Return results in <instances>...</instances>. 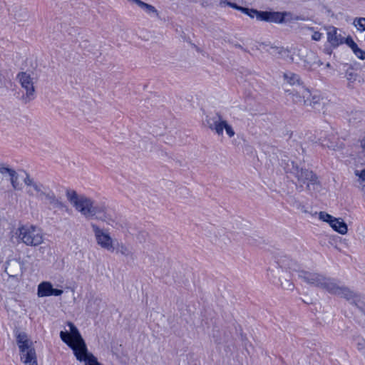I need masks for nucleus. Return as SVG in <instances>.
<instances>
[{
	"label": "nucleus",
	"mask_w": 365,
	"mask_h": 365,
	"mask_svg": "<svg viewBox=\"0 0 365 365\" xmlns=\"http://www.w3.org/2000/svg\"><path fill=\"white\" fill-rule=\"evenodd\" d=\"M69 330L61 331L60 337L73 351L76 359L83 365H101L97 358L88 351L87 346L77 327L72 323H67Z\"/></svg>",
	"instance_id": "nucleus-1"
},
{
	"label": "nucleus",
	"mask_w": 365,
	"mask_h": 365,
	"mask_svg": "<svg viewBox=\"0 0 365 365\" xmlns=\"http://www.w3.org/2000/svg\"><path fill=\"white\" fill-rule=\"evenodd\" d=\"M299 277L309 284L320 287L331 294L343 297L348 300L352 299L355 297V294L352 291L340 283L318 273L301 271L299 273Z\"/></svg>",
	"instance_id": "nucleus-2"
},
{
	"label": "nucleus",
	"mask_w": 365,
	"mask_h": 365,
	"mask_svg": "<svg viewBox=\"0 0 365 365\" xmlns=\"http://www.w3.org/2000/svg\"><path fill=\"white\" fill-rule=\"evenodd\" d=\"M66 197L70 204L87 220L98 219L104 220L102 213V207L95 205L94 202L89 197L78 195L74 190H68Z\"/></svg>",
	"instance_id": "nucleus-3"
},
{
	"label": "nucleus",
	"mask_w": 365,
	"mask_h": 365,
	"mask_svg": "<svg viewBox=\"0 0 365 365\" xmlns=\"http://www.w3.org/2000/svg\"><path fill=\"white\" fill-rule=\"evenodd\" d=\"M299 269L298 263L288 257H283L279 259L276 264L268 269V274L280 282V285L285 290H293L294 285L290 280V277Z\"/></svg>",
	"instance_id": "nucleus-4"
},
{
	"label": "nucleus",
	"mask_w": 365,
	"mask_h": 365,
	"mask_svg": "<svg viewBox=\"0 0 365 365\" xmlns=\"http://www.w3.org/2000/svg\"><path fill=\"white\" fill-rule=\"evenodd\" d=\"M15 340L21 361L25 365H38L36 351L30 336L24 331L16 330Z\"/></svg>",
	"instance_id": "nucleus-5"
},
{
	"label": "nucleus",
	"mask_w": 365,
	"mask_h": 365,
	"mask_svg": "<svg viewBox=\"0 0 365 365\" xmlns=\"http://www.w3.org/2000/svg\"><path fill=\"white\" fill-rule=\"evenodd\" d=\"M18 242L26 246L38 247L45 240L42 229L36 225L26 224L19 226L14 232Z\"/></svg>",
	"instance_id": "nucleus-6"
},
{
	"label": "nucleus",
	"mask_w": 365,
	"mask_h": 365,
	"mask_svg": "<svg viewBox=\"0 0 365 365\" xmlns=\"http://www.w3.org/2000/svg\"><path fill=\"white\" fill-rule=\"evenodd\" d=\"M91 227L94 235L96 245L101 249L114 252L116 240L113 238L108 230L101 227L96 223H91Z\"/></svg>",
	"instance_id": "nucleus-7"
},
{
	"label": "nucleus",
	"mask_w": 365,
	"mask_h": 365,
	"mask_svg": "<svg viewBox=\"0 0 365 365\" xmlns=\"http://www.w3.org/2000/svg\"><path fill=\"white\" fill-rule=\"evenodd\" d=\"M17 80L25 91L24 99L26 101L33 99L35 93V83H36V78L34 76V74L28 71L20 72L17 75Z\"/></svg>",
	"instance_id": "nucleus-8"
},
{
	"label": "nucleus",
	"mask_w": 365,
	"mask_h": 365,
	"mask_svg": "<svg viewBox=\"0 0 365 365\" xmlns=\"http://www.w3.org/2000/svg\"><path fill=\"white\" fill-rule=\"evenodd\" d=\"M295 176L299 183L307 184V189L309 191H316L320 188L318 177L311 170L297 168Z\"/></svg>",
	"instance_id": "nucleus-9"
},
{
	"label": "nucleus",
	"mask_w": 365,
	"mask_h": 365,
	"mask_svg": "<svg viewBox=\"0 0 365 365\" xmlns=\"http://www.w3.org/2000/svg\"><path fill=\"white\" fill-rule=\"evenodd\" d=\"M206 121L207 126L218 135H222L224 130L229 138H232L235 135V132L231 125L224 120L221 115L207 118Z\"/></svg>",
	"instance_id": "nucleus-10"
},
{
	"label": "nucleus",
	"mask_w": 365,
	"mask_h": 365,
	"mask_svg": "<svg viewBox=\"0 0 365 365\" xmlns=\"http://www.w3.org/2000/svg\"><path fill=\"white\" fill-rule=\"evenodd\" d=\"M4 268L9 278L18 279L23 275L24 262L20 257H11L5 262Z\"/></svg>",
	"instance_id": "nucleus-11"
},
{
	"label": "nucleus",
	"mask_w": 365,
	"mask_h": 365,
	"mask_svg": "<svg viewBox=\"0 0 365 365\" xmlns=\"http://www.w3.org/2000/svg\"><path fill=\"white\" fill-rule=\"evenodd\" d=\"M319 218L321 220L329 223L330 227L339 234L345 235L347 233V225L342 219L336 218L325 212H320L319 213Z\"/></svg>",
	"instance_id": "nucleus-12"
},
{
	"label": "nucleus",
	"mask_w": 365,
	"mask_h": 365,
	"mask_svg": "<svg viewBox=\"0 0 365 365\" xmlns=\"http://www.w3.org/2000/svg\"><path fill=\"white\" fill-rule=\"evenodd\" d=\"M318 141L323 147L335 151L340 150L344 147L343 143L337 140L332 131L328 133H322Z\"/></svg>",
	"instance_id": "nucleus-13"
},
{
	"label": "nucleus",
	"mask_w": 365,
	"mask_h": 365,
	"mask_svg": "<svg viewBox=\"0 0 365 365\" xmlns=\"http://www.w3.org/2000/svg\"><path fill=\"white\" fill-rule=\"evenodd\" d=\"M63 293L62 289H55L50 282L44 281L38 285L37 296L40 298L50 296H61Z\"/></svg>",
	"instance_id": "nucleus-14"
},
{
	"label": "nucleus",
	"mask_w": 365,
	"mask_h": 365,
	"mask_svg": "<svg viewBox=\"0 0 365 365\" xmlns=\"http://www.w3.org/2000/svg\"><path fill=\"white\" fill-rule=\"evenodd\" d=\"M290 16L287 12L262 11L260 21L282 24L286 21V17Z\"/></svg>",
	"instance_id": "nucleus-15"
},
{
	"label": "nucleus",
	"mask_w": 365,
	"mask_h": 365,
	"mask_svg": "<svg viewBox=\"0 0 365 365\" xmlns=\"http://www.w3.org/2000/svg\"><path fill=\"white\" fill-rule=\"evenodd\" d=\"M327 31V41L332 46H338L344 43L345 37L341 30L329 26Z\"/></svg>",
	"instance_id": "nucleus-16"
},
{
	"label": "nucleus",
	"mask_w": 365,
	"mask_h": 365,
	"mask_svg": "<svg viewBox=\"0 0 365 365\" xmlns=\"http://www.w3.org/2000/svg\"><path fill=\"white\" fill-rule=\"evenodd\" d=\"M23 182L28 187L26 192L29 196L38 195L43 189L42 185L36 182L34 180L26 173H24Z\"/></svg>",
	"instance_id": "nucleus-17"
},
{
	"label": "nucleus",
	"mask_w": 365,
	"mask_h": 365,
	"mask_svg": "<svg viewBox=\"0 0 365 365\" xmlns=\"http://www.w3.org/2000/svg\"><path fill=\"white\" fill-rule=\"evenodd\" d=\"M7 171L6 175L11 182L13 189L18 191L22 190L23 183L21 181H23L24 174L19 175L14 170L9 168H7Z\"/></svg>",
	"instance_id": "nucleus-18"
},
{
	"label": "nucleus",
	"mask_w": 365,
	"mask_h": 365,
	"mask_svg": "<svg viewBox=\"0 0 365 365\" xmlns=\"http://www.w3.org/2000/svg\"><path fill=\"white\" fill-rule=\"evenodd\" d=\"M312 96L310 91L304 87H301L296 94H293L294 100L296 102L303 103L307 106L312 105V103H311Z\"/></svg>",
	"instance_id": "nucleus-19"
},
{
	"label": "nucleus",
	"mask_w": 365,
	"mask_h": 365,
	"mask_svg": "<svg viewBox=\"0 0 365 365\" xmlns=\"http://www.w3.org/2000/svg\"><path fill=\"white\" fill-rule=\"evenodd\" d=\"M282 76L284 83L290 86H299L302 84V81L299 76L292 71H287L284 72Z\"/></svg>",
	"instance_id": "nucleus-20"
},
{
	"label": "nucleus",
	"mask_w": 365,
	"mask_h": 365,
	"mask_svg": "<svg viewBox=\"0 0 365 365\" xmlns=\"http://www.w3.org/2000/svg\"><path fill=\"white\" fill-rule=\"evenodd\" d=\"M130 2L137 5L147 15L158 16L157 9L151 4H148L141 0H128Z\"/></svg>",
	"instance_id": "nucleus-21"
},
{
	"label": "nucleus",
	"mask_w": 365,
	"mask_h": 365,
	"mask_svg": "<svg viewBox=\"0 0 365 365\" xmlns=\"http://www.w3.org/2000/svg\"><path fill=\"white\" fill-rule=\"evenodd\" d=\"M39 197H43L49 204L53 205L55 207L62 208L63 207V203L61 202L54 195L53 192L49 191L46 192L43 189L41 192L38 195Z\"/></svg>",
	"instance_id": "nucleus-22"
},
{
	"label": "nucleus",
	"mask_w": 365,
	"mask_h": 365,
	"mask_svg": "<svg viewBox=\"0 0 365 365\" xmlns=\"http://www.w3.org/2000/svg\"><path fill=\"white\" fill-rule=\"evenodd\" d=\"M117 254H120L125 257H132L133 255V252L132 249L123 242H119L116 240V242L115 243V251Z\"/></svg>",
	"instance_id": "nucleus-23"
},
{
	"label": "nucleus",
	"mask_w": 365,
	"mask_h": 365,
	"mask_svg": "<svg viewBox=\"0 0 365 365\" xmlns=\"http://www.w3.org/2000/svg\"><path fill=\"white\" fill-rule=\"evenodd\" d=\"M346 43L351 48L354 53L360 59H365V51L358 47L357 44L353 41L351 38H347Z\"/></svg>",
	"instance_id": "nucleus-24"
},
{
	"label": "nucleus",
	"mask_w": 365,
	"mask_h": 365,
	"mask_svg": "<svg viewBox=\"0 0 365 365\" xmlns=\"http://www.w3.org/2000/svg\"><path fill=\"white\" fill-rule=\"evenodd\" d=\"M242 12L250 16L251 19H256L257 21H260L262 15L261 11L243 7V9H242Z\"/></svg>",
	"instance_id": "nucleus-25"
},
{
	"label": "nucleus",
	"mask_w": 365,
	"mask_h": 365,
	"mask_svg": "<svg viewBox=\"0 0 365 365\" xmlns=\"http://www.w3.org/2000/svg\"><path fill=\"white\" fill-rule=\"evenodd\" d=\"M290 61L292 62L298 63L303 57L302 52L297 48L290 47Z\"/></svg>",
	"instance_id": "nucleus-26"
},
{
	"label": "nucleus",
	"mask_w": 365,
	"mask_h": 365,
	"mask_svg": "<svg viewBox=\"0 0 365 365\" xmlns=\"http://www.w3.org/2000/svg\"><path fill=\"white\" fill-rule=\"evenodd\" d=\"M353 26L359 31H361V32L365 31V18H363V17L355 18L353 21Z\"/></svg>",
	"instance_id": "nucleus-27"
},
{
	"label": "nucleus",
	"mask_w": 365,
	"mask_h": 365,
	"mask_svg": "<svg viewBox=\"0 0 365 365\" xmlns=\"http://www.w3.org/2000/svg\"><path fill=\"white\" fill-rule=\"evenodd\" d=\"M101 303V299L95 298L88 301L86 309L91 312L96 311Z\"/></svg>",
	"instance_id": "nucleus-28"
},
{
	"label": "nucleus",
	"mask_w": 365,
	"mask_h": 365,
	"mask_svg": "<svg viewBox=\"0 0 365 365\" xmlns=\"http://www.w3.org/2000/svg\"><path fill=\"white\" fill-rule=\"evenodd\" d=\"M357 74L354 72L353 68H349L346 71L345 78L349 81V86L350 83L354 82L356 80Z\"/></svg>",
	"instance_id": "nucleus-29"
},
{
	"label": "nucleus",
	"mask_w": 365,
	"mask_h": 365,
	"mask_svg": "<svg viewBox=\"0 0 365 365\" xmlns=\"http://www.w3.org/2000/svg\"><path fill=\"white\" fill-rule=\"evenodd\" d=\"M284 47L280 46H270L267 51L272 56L279 57L281 56Z\"/></svg>",
	"instance_id": "nucleus-30"
},
{
	"label": "nucleus",
	"mask_w": 365,
	"mask_h": 365,
	"mask_svg": "<svg viewBox=\"0 0 365 365\" xmlns=\"http://www.w3.org/2000/svg\"><path fill=\"white\" fill-rule=\"evenodd\" d=\"M307 31L311 33L312 39L314 41H319L322 38V34L314 31L313 28H307Z\"/></svg>",
	"instance_id": "nucleus-31"
},
{
	"label": "nucleus",
	"mask_w": 365,
	"mask_h": 365,
	"mask_svg": "<svg viewBox=\"0 0 365 365\" xmlns=\"http://www.w3.org/2000/svg\"><path fill=\"white\" fill-rule=\"evenodd\" d=\"M219 4L222 6H224V5H227L229 6H230V7L235 9H237L238 11H242V9H243L242 6H237L235 3H231V2L223 1V0H220Z\"/></svg>",
	"instance_id": "nucleus-32"
},
{
	"label": "nucleus",
	"mask_w": 365,
	"mask_h": 365,
	"mask_svg": "<svg viewBox=\"0 0 365 365\" xmlns=\"http://www.w3.org/2000/svg\"><path fill=\"white\" fill-rule=\"evenodd\" d=\"M7 168L2 167L0 168V189L3 187L4 184V178H7L6 173H7Z\"/></svg>",
	"instance_id": "nucleus-33"
},
{
	"label": "nucleus",
	"mask_w": 365,
	"mask_h": 365,
	"mask_svg": "<svg viewBox=\"0 0 365 365\" xmlns=\"http://www.w3.org/2000/svg\"><path fill=\"white\" fill-rule=\"evenodd\" d=\"M290 54H291V53H290V47L289 48H283L282 53H281V56H279V58H282L285 59V60L290 61V56H291Z\"/></svg>",
	"instance_id": "nucleus-34"
},
{
	"label": "nucleus",
	"mask_w": 365,
	"mask_h": 365,
	"mask_svg": "<svg viewBox=\"0 0 365 365\" xmlns=\"http://www.w3.org/2000/svg\"><path fill=\"white\" fill-rule=\"evenodd\" d=\"M322 98L317 95H314L312 96L311 103L312 105H308V106L312 108H317V106L320 103Z\"/></svg>",
	"instance_id": "nucleus-35"
},
{
	"label": "nucleus",
	"mask_w": 365,
	"mask_h": 365,
	"mask_svg": "<svg viewBox=\"0 0 365 365\" xmlns=\"http://www.w3.org/2000/svg\"><path fill=\"white\" fill-rule=\"evenodd\" d=\"M355 175L359 177L361 182H365V169L356 170Z\"/></svg>",
	"instance_id": "nucleus-36"
},
{
	"label": "nucleus",
	"mask_w": 365,
	"mask_h": 365,
	"mask_svg": "<svg viewBox=\"0 0 365 365\" xmlns=\"http://www.w3.org/2000/svg\"><path fill=\"white\" fill-rule=\"evenodd\" d=\"M361 146L362 148L365 150V137L363 138V140L361 141Z\"/></svg>",
	"instance_id": "nucleus-37"
},
{
	"label": "nucleus",
	"mask_w": 365,
	"mask_h": 365,
	"mask_svg": "<svg viewBox=\"0 0 365 365\" xmlns=\"http://www.w3.org/2000/svg\"><path fill=\"white\" fill-rule=\"evenodd\" d=\"M294 19L298 20V19H299V18L298 16H296Z\"/></svg>",
	"instance_id": "nucleus-38"
},
{
	"label": "nucleus",
	"mask_w": 365,
	"mask_h": 365,
	"mask_svg": "<svg viewBox=\"0 0 365 365\" xmlns=\"http://www.w3.org/2000/svg\"><path fill=\"white\" fill-rule=\"evenodd\" d=\"M327 67H329V66H330L329 63H327Z\"/></svg>",
	"instance_id": "nucleus-39"
}]
</instances>
